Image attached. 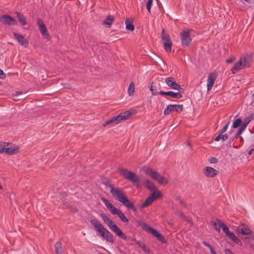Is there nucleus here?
Masks as SVG:
<instances>
[{"label":"nucleus","instance_id":"9b49d317","mask_svg":"<svg viewBox=\"0 0 254 254\" xmlns=\"http://www.w3.org/2000/svg\"><path fill=\"white\" fill-rule=\"evenodd\" d=\"M110 229L119 238L124 240H127V238L126 235L123 233L122 231L117 226L116 224H114L113 226H111V227Z\"/></svg>","mask_w":254,"mask_h":254},{"label":"nucleus","instance_id":"e2e57ef3","mask_svg":"<svg viewBox=\"0 0 254 254\" xmlns=\"http://www.w3.org/2000/svg\"><path fill=\"white\" fill-rule=\"evenodd\" d=\"M244 130L245 129L244 128L240 127L236 133L238 135H240L242 133V132L244 131Z\"/></svg>","mask_w":254,"mask_h":254},{"label":"nucleus","instance_id":"6e6d98bb","mask_svg":"<svg viewBox=\"0 0 254 254\" xmlns=\"http://www.w3.org/2000/svg\"><path fill=\"white\" fill-rule=\"evenodd\" d=\"M143 251L146 253H150V251L149 249L146 246V245H144V246L141 248Z\"/></svg>","mask_w":254,"mask_h":254},{"label":"nucleus","instance_id":"2eb2a0df","mask_svg":"<svg viewBox=\"0 0 254 254\" xmlns=\"http://www.w3.org/2000/svg\"><path fill=\"white\" fill-rule=\"evenodd\" d=\"M37 24L39 26V29L43 36H48L49 33L46 26L42 20L40 18L37 19Z\"/></svg>","mask_w":254,"mask_h":254},{"label":"nucleus","instance_id":"680f3d73","mask_svg":"<svg viewBox=\"0 0 254 254\" xmlns=\"http://www.w3.org/2000/svg\"><path fill=\"white\" fill-rule=\"evenodd\" d=\"M221 134L222 133L219 132L218 135L215 138L214 140L216 141H218L221 139Z\"/></svg>","mask_w":254,"mask_h":254},{"label":"nucleus","instance_id":"6e6552de","mask_svg":"<svg viewBox=\"0 0 254 254\" xmlns=\"http://www.w3.org/2000/svg\"><path fill=\"white\" fill-rule=\"evenodd\" d=\"M165 81L168 86L172 89L177 90L181 92V90H183L181 86L175 82L173 77H169L166 78Z\"/></svg>","mask_w":254,"mask_h":254},{"label":"nucleus","instance_id":"7ed1b4c3","mask_svg":"<svg viewBox=\"0 0 254 254\" xmlns=\"http://www.w3.org/2000/svg\"><path fill=\"white\" fill-rule=\"evenodd\" d=\"M137 223L138 225L141 226L145 231L151 233L154 237H156L158 240L162 243H167V241L165 240L164 237L156 230L150 227L147 224L142 221L138 220Z\"/></svg>","mask_w":254,"mask_h":254},{"label":"nucleus","instance_id":"5fc2aeb1","mask_svg":"<svg viewBox=\"0 0 254 254\" xmlns=\"http://www.w3.org/2000/svg\"><path fill=\"white\" fill-rule=\"evenodd\" d=\"M209 161L210 163H216L218 162V159L214 157H212L209 159Z\"/></svg>","mask_w":254,"mask_h":254},{"label":"nucleus","instance_id":"6ab92c4d","mask_svg":"<svg viewBox=\"0 0 254 254\" xmlns=\"http://www.w3.org/2000/svg\"><path fill=\"white\" fill-rule=\"evenodd\" d=\"M99 215L104 222L106 223L110 228L111 227V226L115 224L113 221L110 219L108 216L104 213H100Z\"/></svg>","mask_w":254,"mask_h":254},{"label":"nucleus","instance_id":"a19ab883","mask_svg":"<svg viewBox=\"0 0 254 254\" xmlns=\"http://www.w3.org/2000/svg\"><path fill=\"white\" fill-rule=\"evenodd\" d=\"M242 120L240 118L237 119L235 121V122L233 123V127L235 128H237L241 125H242Z\"/></svg>","mask_w":254,"mask_h":254},{"label":"nucleus","instance_id":"79ce46f5","mask_svg":"<svg viewBox=\"0 0 254 254\" xmlns=\"http://www.w3.org/2000/svg\"><path fill=\"white\" fill-rule=\"evenodd\" d=\"M211 224H212L213 227L214 228V229H215L218 232H220V228L221 226H220V225H218V222L216 223L215 222L211 221Z\"/></svg>","mask_w":254,"mask_h":254},{"label":"nucleus","instance_id":"0e129e2a","mask_svg":"<svg viewBox=\"0 0 254 254\" xmlns=\"http://www.w3.org/2000/svg\"><path fill=\"white\" fill-rule=\"evenodd\" d=\"M136 243L138 245L139 247L142 248L144 245H145L143 242L138 241H135Z\"/></svg>","mask_w":254,"mask_h":254},{"label":"nucleus","instance_id":"393cba45","mask_svg":"<svg viewBox=\"0 0 254 254\" xmlns=\"http://www.w3.org/2000/svg\"><path fill=\"white\" fill-rule=\"evenodd\" d=\"M16 17L18 19L20 23L24 26L27 24V21L25 16L21 13L18 12H16Z\"/></svg>","mask_w":254,"mask_h":254},{"label":"nucleus","instance_id":"9d476101","mask_svg":"<svg viewBox=\"0 0 254 254\" xmlns=\"http://www.w3.org/2000/svg\"><path fill=\"white\" fill-rule=\"evenodd\" d=\"M13 36L14 38L21 45L24 46L25 48L28 46V41L26 39L23 35L17 33H14Z\"/></svg>","mask_w":254,"mask_h":254},{"label":"nucleus","instance_id":"ddd939ff","mask_svg":"<svg viewBox=\"0 0 254 254\" xmlns=\"http://www.w3.org/2000/svg\"><path fill=\"white\" fill-rule=\"evenodd\" d=\"M218 171L211 167H206L204 170V174L207 177H214L217 175Z\"/></svg>","mask_w":254,"mask_h":254},{"label":"nucleus","instance_id":"bb28decb","mask_svg":"<svg viewBox=\"0 0 254 254\" xmlns=\"http://www.w3.org/2000/svg\"><path fill=\"white\" fill-rule=\"evenodd\" d=\"M154 200L149 196L140 205V208H144L150 205L153 202Z\"/></svg>","mask_w":254,"mask_h":254},{"label":"nucleus","instance_id":"473e14b6","mask_svg":"<svg viewBox=\"0 0 254 254\" xmlns=\"http://www.w3.org/2000/svg\"><path fill=\"white\" fill-rule=\"evenodd\" d=\"M164 47L165 50L167 52H170L172 49V43L171 41L169 42H164Z\"/></svg>","mask_w":254,"mask_h":254},{"label":"nucleus","instance_id":"b1692460","mask_svg":"<svg viewBox=\"0 0 254 254\" xmlns=\"http://www.w3.org/2000/svg\"><path fill=\"white\" fill-rule=\"evenodd\" d=\"M144 185L146 188L151 191L156 190V186L154 183L149 180H146L144 182Z\"/></svg>","mask_w":254,"mask_h":254},{"label":"nucleus","instance_id":"f3484780","mask_svg":"<svg viewBox=\"0 0 254 254\" xmlns=\"http://www.w3.org/2000/svg\"><path fill=\"white\" fill-rule=\"evenodd\" d=\"M100 235L104 238L107 242L113 243L114 241L113 236L112 233L105 228L104 231L101 233Z\"/></svg>","mask_w":254,"mask_h":254},{"label":"nucleus","instance_id":"ea45409f","mask_svg":"<svg viewBox=\"0 0 254 254\" xmlns=\"http://www.w3.org/2000/svg\"><path fill=\"white\" fill-rule=\"evenodd\" d=\"M249 236L243 238L245 242L250 243L254 240V235L253 234L248 235Z\"/></svg>","mask_w":254,"mask_h":254},{"label":"nucleus","instance_id":"13d9d810","mask_svg":"<svg viewBox=\"0 0 254 254\" xmlns=\"http://www.w3.org/2000/svg\"><path fill=\"white\" fill-rule=\"evenodd\" d=\"M6 78V74L3 72V70L0 69V78L5 79Z\"/></svg>","mask_w":254,"mask_h":254},{"label":"nucleus","instance_id":"4468645a","mask_svg":"<svg viewBox=\"0 0 254 254\" xmlns=\"http://www.w3.org/2000/svg\"><path fill=\"white\" fill-rule=\"evenodd\" d=\"M90 223L94 227L95 230L99 232L101 234L103 231L105 230V228L96 219H92L90 221Z\"/></svg>","mask_w":254,"mask_h":254},{"label":"nucleus","instance_id":"cd10ccee","mask_svg":"<svg viewBox=\"0 0 254 254\" xmlns=\"http://www.w3.org/2000/svg\"><path fill=\"white\" fill-rule=\"evenodd\" d=\"M54 247L56 254H62L63 247L61 243L57 242L54 245Z\"/></svg>","mask_w":254,"mask_h":254},{"label":"nucleus","instance_id":"09e8293b","mask_svg":"<svg viewBox=\"0 0 254 254\" xmlns=\"http://www.w3.org/2000/svg\"><path fill=\"white\" fill-rule=\"evenodd\" d=\"M5 146L4 142H0V153H4Z\"/></svg>","mask_w":254,"mask_h":254},{"label":"nucleus","instance_id":"412c9836","mask_svg":"<svg viewBox=\"0 0 254 254\" xmlns=\"http://www.w3.org/2000/svg\"><path fill=\"white\" fill-rule=\"evenodd\" d=\"M114 21V17L113 15H108L105 19L103 21L102 24L103 25H106L108 27H111L113 22Z\"/></svg>","mask_w":254,"mask_h":254},{"label":"nucleus","instance_id":"c03bdc74","mask_svg":"<svg viewBox=\"0 0 254 254\" xmlns=\"http://www.w3.org/2000/svg\"><path fill=\"white\" fill-rule=\"evenodd\" d=\"M120 211H121L120 209H119L116 208L115 207H114V208L111 209L110 211L113 215H115V214L118 215V214H119V213L120 212Z\"/></svg>","mask_w":254,"mask_h":254},{"label":"nucleus","instance_id":"5701e85b","mask_svg":"<svg viewBox=\"0 0 254 254\" xmlns=\"http://www.w3.org/2000/svg\"><path fill=\"white\" fill-rule=\"evenodd\" d=\"M242 61V64L244 68L246 66H250L251 65V59L248 56H244L241 57L240 59Z\"/></svg>","mask_w":254,"mask_h":254},{"label":"nucleus","instance_id":"0eeeda50","mask_svg":"<svg viewBox=\"0 0 254 254\" xmlns=\"http://www.w3.org/2000/svg\"><path fill=\"white\" fill-rule=\"evenodd\" d=\"M183 110V105H170L165 109L164 114V115H168L174 111H176L178 113H181Z\"/></svg>","mask_w":254,"mask_h":254},{"label":"nucleus","instance_id":"37998d69","mask_svg":"<svg viewBox=\"0 0 254 254\" xmlns=\"http://www.w3.org/2000/svg\"><path fill=\"white\" fill-rule=\"evenodd\" d=\"M153 0H148L146 3V9L147 11L150 13L151 11V7L152 5Z\"/></svg>","mask_w":254,"mask_h":254},{"label":"nucleus","instance_id":"c85d7f7f","mask_svg":"<svg viewBox=\"0 0 254 254\" xmlns=\"http://www.w3.org/2000/svg\"><path fill=\"white\" fill-rule=\"evenodd\" d=\"M216 221H217V222H218V225H220V226H221V228H222L223 232L226 234V235H227V234L229 232H230L228 227L223 222H222L219 219H217Z\"/></svg>","mask_w":254,"mask_h":254},{"label":"nucleus","instance_id":"f03ea898","mask_svg":"<svg viewBox=\"0 0 254 254\" xmlns=\"http://www.w3.org/2000/svg\"><path fill=\"white\" fill-rule=\"evenodd\" d=\"M119 172L125 179L131 182L136 188H138L141 187L139 177L135 173L125 168L120 169Z\"/></svg>","mask_w":254,"mask_h":254},{"label":"nucleus","instance_id":"052dcab7","mask_svg":"<svg viewBox=\"0 0 254 254\" xmlns=\"http://www.w3.org/2000/svg\"><path fill=\"white\" fill-rule=\"evenodd\" d=\"M224 253L225 254H235L231 250L228 249H225Z\"/></svg>","mask_w":254,"mask_h":254},{"label":"nucleus","instance_id":"a18cd8bd","mask_svg":"<svg viewBox=\"0 0 254 254\" xmlns=\"http://www.w3.org/2000/svg\"><path fill=\"white\" fill-rule=\"evenodd\" d=\"M120 211H121L120 209H119L116 208L115 207H114V208L111 209L110 211L113 215H115V214L118 215V214H119V213L120 212Z\"/></svg>","mask_w":254,"mask_h":254},{"label":"nucleus","instance_id":"1a4fd4ad","mask_svg":"<svg viewBox=\"0 0 254 254\" xmlns=\"http://www.w3.org/2000/svg\"><path fill=\"white\" fill-rule=\"evenodd\" d=\"M236 231L238 234L243 235H248L253 234V232L249 228L248 226L244 224H241L237 228Z\"/></svg>","mask_w":254,"mask_h":254},{"label":"nucleus","instance_id":"c756f323","mask_svg":"<svg viewBox=\"0 0 254 254\" xmlns=\"http://www.w3.org/2000/svg\"><path fill=\"white\" fill-rule=\"evenodd\" d=\"M101 200L104 203L105 205L109 211L114 208V207H115V206L112 203H111L105 197H102Z\"/></svg>","mask_w":254,"mask_h":254},{"label":"nucleus","instance_id":"338daca9","mask_svg":"<svg viewBox=\"0 0 254 254\" xmlns=\"http://www.w3.org/2000/svg\"><path fill=\"white\" fill-rule=\"evenodd\" d=\"M254 151V148H252L251 149H250L248 152V154L249 155H251L252 154L253 152Z\"/></svg>","mask_w":254,"mask_h":254},{"label":"nucleus","instance_id":"dca6fc26","mask_svg":"<svg viewBox=\"0 0 254 254\" xmlns=\"http://www.w3.org/2000/svg\"><path fill=\"white\" fill-rule=\"evenodd\" d=\"M159 94L161 95H167L170 96L172 98L176 99H180L182 97V95L181 94V92H174L173 91H160L159 92Z\"/></svg>","mask_w":254,"mask_h":254},{"label":"nucleus","instance_id":"4d7b16f0","mask_svg":"<svg viewBox=\"0 0 254 254\" xmlns=\"http://www.w3.org/2000/svg\"><path fill=\"white\" fill-rule=\"evenodd\" d=\"M228 138V135L227 133L223 134L222 133L221 134V140L222 141H224L226 140Z\"/></svg>","mask_w":254,"mask_h":254},{"label":"nucleus","instance_id":"49530a36","mask_svg":"<svg viewBox=\"0 0 254 254\" xmlns=\"http://www.w3.org/2000/svg\"><path fill=\"white\" fill-rule=\"evenodd\" d=\"M114 118L117 125L121 121L123 120V119L122 118L120 114L116 117H114Z\"/></svg>","mask_w":254,"mask_h":254},{"label":"nucleus","instance_id":"69168bd1","mask_svg":"<svg viewBox=\"0 0 254 254\" xmlns=\"http://www.w3.org/2000/svg\"><path fill=\"white\" fill-rule=\"evenodd\" d=\"M235 139H234V137L230 138V141H229V143H230V146L231 145V143H232V142H233L232 146H233L234 147H235V146H234V142L235 141Z\"/></svg>","mask_w":254,"mask_h":254},{"label":"nucleus","instance_id":"aec40b11","mask_svg":"<svg viewBox=\"0 0 254 254\" xmlns=\"http://www.w3.org/2000/svg\"><path fill=\"white\" fill-rule=\"evenodd\" d=\"M244 68L242 60H239L231 68L232 73L235 74L240 70Z\"/></svg>","mask_w":254,"mask_h":254},{"label":"nucleus","instance_id":"3c124183","mask_svg":"<svg viewBox=\"0 0 254 254\" xmlns=\"http://www.w3.org/2000/svg\"><path fill=\"white\" fill-rule=\"evenodd\" d=\"M153 82L152 83V84L151 85L150 87V90L152 92V94L154 95H156L159 94V92L156 91L153 88Z\"/></svg>","mask_w":254,"mask_h":254},{"label":"nucleus","instance_id":"8fccbe9b","mask_svg":"<svg viewBox=\"0 0 254 254\" xmlns=\"http://www.w3.org/2000/svg\"><path fill=\"white\" fill-rule=\"evenodd\" d=\"M175 199L177 201H178L180 202V203L184 205L185 207H186V203L183 201V200L181 199V197L180 196H176L175 197Z\"/></svg>","mask_w":254,"mask_h":254},{"label":"nucleus","instance_id":"4c0bfd02","mask_svg":"<svg viewBox=\"0 0 254 254\" xmlns=\"http://www.w3.org/2000/svg\"><path fill=\"white\" fill-rule=\"evenodd\" d=\"M134 91V84L133 82H131L128 88V93L129 95L131 96Z\"/></svg>","mask_w":254,"mask_h":254},{"label":"nucleus","instance_id":"f257e3e1","mask_svg":"<svg viewBox=\"0 0 254 254\" xmlns=\"http://www.w3.org/2000/svg\"><path fill=\"white\" fill-rule=\"evenodd\" d=\"M112 196L118 201L122 203L127 209L133 212L137 211V208L133 203L130 201L125 194L123 190L119 187L112 188L110 190Z\"/></svg>","mask_w":254,"mask_h":254},{"label":"nucleus","instance_id":"72a5a7b5","mask_svg":"<svg viewBox=\"0 0 254 254\" xmlns=\"http://www.w3.org/2000/svg\"><path fill=\"white\" fill-rule=\"evenodd\" d=\"M125 24L126 25V29L130 31H133L134 30V26L131 23H129L128 19L126 20Z\"/></svg>","mask_w":254,"mask_h":254},{"label":"nucleus","instance_id":"864d4df0","mask_svg":"<svg viewBox=\"0 0 254 254\" xmlns=\"http://www.w3.org/2000/svg\"><path fill=\"white\" fill-rule=\"evenodd\" d=\"M236 60V58L234 56H231L230 58L226 60V62L227 64H230L234 62Z\"/></svg>","mask_w":254,"mask_h":254},{"label":"nucleus","instance_id":"e433bc0d","mask_svg":"<svg viewBox=\"0 0 254 254\" xmlns=\"http://www.w3.org/2000/svg\"><path fill=\"white\" fill-rule=\"evenodd\" d=\"M131 113L129 111H126L122 114H120L123 120H126L129 118Z\"/></svg>","mask_w":254,"mask_h":254},{"label":"nucleus","instance_id":"c9c22d12","mask_svg":"<svg viewBox=\"0 0 254 254\" xmlns=\"http://www.w3.org/2000/svg\"><path fill=\"white\" fill-rule=\"evenodd\" d=\"M121 221L123 222H128V219L125 215L124 213L121 210L117 215Z\"/></svg>","mask_w":254,"mask_h":254},{"label":"nucleus","instance_id":"2f4dec72","mask_svg":"<svg viewBox=\"0 0 254 254\" xmlns=\"http://www.w3.org/2000/svg\"><path fill=\"white\" fill-rule=\"evenodd\" d=\"M117 125L116 122L114 120V117L111 118V119L108 120L107 121L104 122L103 124V127H106L107 126H109L110 127L113 126L114 125Z\"/></svg>","mask_w":254,"mask_h":254},{"label":"nucleus","instance_id":"f8f14e48","mask_svg":"<svg viewBox=\"0 0 254 254\" xmlns=\"http://www.w3.org/2000/svg\"><path fill=\"white\" fill-rule=\"evenodd\" d=\"M217 74L214 72H211L209 74L207 79V90L209 91L212 88L214 82L216 79Z\"/></svg>","mask_w":254,"mask_h":254},{"label":"nucleus","instance_id":"de8ad7c7","mask_svg":"<svg viewBox=\"0 0 254 254\" xmlns=\"http://www.w3.org/2000/svg\"><path fill=\"white\" fill-rule=\"evenodd\" d=\"M228 237H229L232 241H234L235 238L237 237L234 234V233L233 232H231L230 231V232H229L227 235H226Z\"/></svg>","mask_w":254,"mask_h":254},{"label":"nucleus","instance_id":"423d86ee","mask_svg":"<svg viewBox=\"0 0 254 254\" xmlns=\"http://www.w3.org/2000/svg\"><path fill=\"white\" fill-rule=\"evenodd\" d=\"M0 21L4 25L8 26L17 25V21L8 14L2 15L0 17Z\"/></svg>","mask_w":254,"mask_h":254},{"label":"nucleus","instance_id":"a211bd4d","mask_svg":"<svg viewBox=\"0 0 254 254\" xmlns=\"http://www.w3.org/2000/svg\"><path fill=\"white\" fill-rule=\"evenodd\" d=\"M19 151L17 146L5 148L4 153L7 155H13L18 153Z\"/></svg>","mask_w":254,"mask_h":254},{"label":"nucleus","instance_id":"774afa93","mask_svg":"<svg viewBox=\"0 0 254 254\" xmlns=\"http://www.w3.org/2000/svg\"><path fill=\"white\" fill-rule=\"evenodd\" d=\"M22 92H19V91H16V94L14 95V96H18L19 95H20V94H22Z\"/></svg>","mask_w":254,"mask_h":254},{"label":"nucleus","instance_id":"20e7f679","mask_svg":"<svg viewBox=\"0 0 254 254\" xmlns=\"http://www.w3.org/2000/svg\"><path fill=\"white\" fill-rule=\"evenodd\" d=\"M143 170L145 174L150 177L153 180L157 181L161 185H166L168 183V181L164 177L161 176L158 172L153 170L149 167L143 168Z\"/></svg>","mask_w":254,"mask_h":254},{"label":"nucleus","instance_id":"f704fd0d","mask_svg":"<svg viewBox=\"0 0 254 254\" xmlns=\"http://www.w3.org/2000/svg\"><path fill=\"white\" fill-rule=\"evenodd\" d=\"M162 195V193L160 190H157L153 191L150 196L154 200L155 199L159 197Z\"/></svg>","mask_w":254,"mask_h":254},{"label":"nucleus","instance_id":"a878e982","mask_svg":"<svg viewBox=\"0 0 254 254\" xmlns=\"http://www.w3.org/2000/svg\"><path fill=\"white\" fill-rule=\"evenodd\" d=\"M161 39L163 43L171 41L170 35L165 32V29H164L162 30Z\"/></svg>","mask_w":254,"mask_h":254},{"label":"nucleus","instance_id":"58836bf2","mask_svg":"<svg viewBox=\"0 0 254 254\" xmlns=\"http://www.w3.org/2000/svg\"><path fill=\"white\" fill-rule=\"evenodd\" d=\"M202 244L206 247L209 248V249L210 251V253L211 254H217L215 251L214 250V249L212 248V247L208 243H207L206 241H203Z\"/></svg>","mask_w":254,"mask_h":254},{"label":"nucleus","instance_id":"603ef678","mask_svg":"<svg viewBox=\"0 0 254 254\" xmlns=\"http://www.w3.org/2000/svg\"><path fill=\"white\" fill-rule=\"evenodd\" d=\"M230 124V122H228L223 127V128L221 129V130L219 131L220 133H223L224 132H225L227 128H228V126Z\"/></svg>","mask_w":254,"mask_h":254},{"label":"nucleus","instance_id":"4be33fe9","mask_svg":"<svg viewBox=\"0 0 254 254\" xmlns=\"http://www.w3.org/2000/svg\"><path fill=\"white\" fill-rule=\"evenodd\" d=\"M254 119V115L253 114H251L250 116L249 117H246L243 123L242 124V125L241 126V127L244 128V129H246V127L248 125V124Z\"/></svg>","mask_w":254,"mask_h":254},{"label":"nucleus","instance_id":"39448f33","mask_svg":"<svg viewBox=\"0 0 254 254\" xmlns=\"http://www.w3.org/2000/svg\"><path fill=\"white\" fill-rule=\"evenodd\" d=\"M191 29H185L180 34L181 42L183 47L189 46L191 41V38L190 33L192 31Z\"/></svg>","mask_w":254,"mask_h":254},{"label":"nucleus","instance_id":"7c9ffc66","mask_svg":"<svg viewBox=\"0 0 254 254\" xmlns=\"http://www.w3.org/2000/svg\"><path fill=\"white\" fill-rule=\"evenodd\" d=\"M102 183L107 187H109L110 188V190H112V188H114V185L110 182V181L107 178H104L102 180Z\"/></svg>","mask_w":254,"mask_h":254},{"label":"nucleus","instance_id":"bf43d9fd","mask_svg":"<svg viewBox=\"0 0 254 254\" xmlns=\"http://www.w3.org/2000/svg\"><path fill=\"white\" fill-rule=\"evenodd\" d=\"M234 242H235L236 244L238 245L239 246H241L242 245V242L238 238H236L233 241Z\"/></svg>","mask_w":254,"mask_h":254}]
</instances>
